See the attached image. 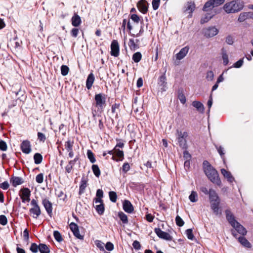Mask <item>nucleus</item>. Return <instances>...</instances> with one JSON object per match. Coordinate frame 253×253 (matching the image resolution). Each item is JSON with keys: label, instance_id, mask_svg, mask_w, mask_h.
<instances>
[{"label": "nucleus", "instance_id": "obj_13", "mask_svg": "<svg viewBox=\"0 0 253 253\" xmlns=\"http://www.w3.org/2000/svg\"><path fill=\"white\" fill-rule=\"evenodd\" d=\"M74 142L71 140H68L65 142L64 146L65 149L68 152H69V156L70 158H72L74 156V152L73 151Z\"/></svg>", "mask_w": 253, "mask_h": 253}, {"label": "nucleus", "instance_id": "obj_3", "mask_svg": "<svg viewBox=\"0 0 253 253\" xmlns=\"http://www.w3.org/2000/svg\"><path fill=\"white\" fill-rule=\"evenodd\" d=\"M226 218L230 224L239 234L242 235L246 234L247 230L246 229L235 219L233 215L230 211L227 210L226 211Z\"/></svg>", "mask_w": 253, "mask_h": 253}, {"label": "nucleus", "instance_id": "obj_9", "mask_svg": "<svg viewBox=\"0 0 253 253\" xmlns=\"http://www.w3.org/2000/svg\"><path fill=\"white\" fill-rule=\"evenodd\" d=\"M119 45L117 40H113L111 44V54L117 57L119 54Z\"/></svg>", "mask_w": 253, "mask_h": 253}, {"label": "nucleus", "instance_id": "obj_42", "mask_svg": "<svg viewBox=\"0 0 253 253\" xmlns=\"http://www.w3.org/2000/svg\"><path fill=\"white\" fill-rule=\"evenodd\" d=\"M222 57L223 60V63H228V56L227 54L226 51L224 49H222Z\"/></svg>", "mask_w": 253, "mask_h": 253}, {"label": "nucleus", "instance_id": "obj_25", "mask_svg": "<svg viewBox=\"0 0 253 253\" xmlns=\"http://www.w3.org/2000/svg\"><path fill=\"white\" fill-rule=\"evenodd\" d=\"M94 81V77L93 74L91 73L88 75L86 82V86L88 89H90Z\"/></svg>", "mask_w": 253, "mask_h": 253}, {"label": "nucleus", "instance_id": "obj_7", "mask_svg": "<svg viewBox=\"0 0 253 253\" xmlns=\"http://www.w3.org/2000/svg\"><path fill=\"white\" fill-rule=\"evenodd\" d=\"M31 195V191L27 188L21 189L20 191L19 196L22 199L23 203L29 202L30 200V196Z\"/></svg>", "mask_w": 253, "mask_h": 253}, {"label": "nucleus", "instance_id": "obj_8", "mask_svg": "<svg viewBox=\"0 0 253 253\" xmlns=\"http://www.w3.org/2000/svg\"><path fill=\"white\" fill-rule=\"evenodd\" d=\"M155 232L159 238L163 239L167 241H171L172 239V236L169 234L163 231L160 228H155Z\"/></svg>", "mask_w": 253, "mask_h": 253}, {"label": "nucleus", "instance_id": "obj_53", "mask_svg": "<svg viewBox=\"0 0 253 253\" xmlns=\"http://www.w3.org/2000/svg\"><path fill=\"white\" fill-rule=\"evenodd\" d=\"M43 180V175L42 173L38 174L36 177V181L38 183H42Z\"/></svg>", "mask_w": 253, "mask_h": 253}, {"label": "nucleus", "instance_id": "obj_58", "mask_svg": "<svg viewBox=\"0 0 253 253\" xmlns=\"http://www.w3.org/2000/svg\"><path fill=\"white\" fill-rule=\"evenodd\" d=\"M30 250L33 253H36L39 250V246H38L36 244L33 243L31 245V246L30 247Z\"/></svg>", "mask_w": 253, "mask_h": 253}, {"label": "nucleus", "instance_id": "obj_55", "mask_svg": "<svg viewBox=\"0 0 253 253\" xmlns=\"http://www.w3.org/2000/svg\"><path fill=\"white\" fill-rule=\"evenodd\" d=\"M186 234L187 238L189 239L192 240L194 238V235L192 233V230L191 229H188L186 231Z\"/></svg>", "mask_w": 253, "mask_h": 253}, {"label": "nucleus", "instance_id": "obj_20", "mask_svg": "<svg viewBox=\"0 0 253 253\" xmlns=\"http://www.w3.org/2000/svg\"><path fill=\"white\" fill-rule=\"evenodd\" d=\"M72 24L74 27H78L82 23L80 16L76 13H75L71 19Z\"/></svg>", "mask_w": 253, "mask_h": 253}, {"label": "nucleus", "instance_id": "obj_14", "mask_svg": "<svg viewBox=\"0 0 253 253\" xmlns=\"http://www.w3.org/2000/svg\"><path fill=\"white\" fill-rule=\"evenodd\" d=\"M22 151L25 154H29L31 151L30 143L28 140L23 141L21 144Z\"/></svg>", "mask_w": 253, "mask_h": 253}, {"label": "nucleus", "instance_id": "obj_24", "mask_svg": "<svg viewBox=\"0 0 253 253\" xmlns=\"http://www.w3.org/2000/svg\"><path fill=\"white\" fill-rule=\"evenodd\" d=\"M209 195L210 202L219 201V198L218 197V195L214 190L212 189H210Z\"/></svg>", "mask_w": 253, "mask_h": 253}, {"label": "nucleus", "instance_id": "obj_45", "mask_svg": "<svg viewBox=\"0 0 253 253\" xmlns=\"http://www.w3.org/2000/svg\"><path fill=\"white\" fill-rule=\"evenodd\" d=\"M109 198L110 200L113 202H116L117 201V194L114 191H111L109 193Z\"/></svg>", "mask_w": 253, "mask_h": 253}, {"label": "nucleus", "instance_id": "obj_34", "mask_svg": "<svg viewBox=\"0 0 253 253\" xmlns=\"http://www.w3.org/2000/svg\"><path fill=\"white\" fill-rule=\"evenodd\" d=\"M118 216L123 223L126 224L128 223L127 217L124 212H119Z\"/></svg>", "mask_w": 253, "mask_h": 253}, {"label": "nucleus", "instance_id": "obj_17", "mask_svg": "<svg viewBox=\"0 0 253 253\" xmlns=\"http://www.w3.org/2000/svg\"><path fill=\"white\" fill-rule=\"evenodd\" d=\"M114 155L118 157L117 159H116L114 156H112V159L115 160L116 161H122L124 159V152L123 151H121L116 148H114Z\"/></svg>", "mask_w": 253, "mask_h": 253}, {"label": "nucleus", "instance_id": "obj_63", "mask_svg": "<svg viewBox=\"0 0 253 253\" xmlns=\"http://www.w3.org/2000/svg\"><path fill=\"white\" fill-rule=\"evenodd\" d=\"M129 169H130V167H129V165L128 164V163H125L124 164L123 167H122V169H123V171H124L125 172H126L127 171H128L129 170Z\"/></svg>", "mask_w": 253, "mask_h": 253}, {"label": "nucleus", "instance_id": "obj_37", "mask_svg": "<svg viewBox=\"0 0 253 253\" xmlns=\"http://www.w3.org/2000/svg\"><path fill=\"white\" fill-rule=\"evenodd\" d=\"M213 17V15H211L210 13H207L205 16L202 18L201 20V23L204 24L208 22Z\"/></svg>", "mask_w": 253, "mask_h": 253}, {"label": "nucleus", "instance_id": "obj_41", "mask_svg": "<svg viewBox=\"0 0 253 253\" xmlns=\"http://www.w3.org/2000/svg\"><path fill=\"white\" fill-rule=\"evenodd\" d=\"M92 169L94 175L97 177H99L100 175V171L98 166L96 165H93L92 166Z\"/></svg>", "mask_w": 253, "mask_h": 253}, {"label": "nucleus", "instance_id": "obj_5", "mask_svg": "<svg viewBox=\"0 0 253 253\" xmlns=\"http://www.w3.org/2000/svg\"><path fill=\"white\" fill-rule=\"evenodd\" d=\"M31 208L29 211L32 215L33 217L37 218L41 214V211L37 200L32 199L31 202Z\"/></svg>", "mask_w": 253, "mask_h": 253}, {"label": "nucleus", "instance_id": "obj_21", "mask_svg": "<svg viewBox=\"0 0 253 253\" xmlns=\"http://www.w3.org/2000/svg\"><path fill=\"white\" fill-rule=\"evenodd\" d=\"M123 209L128 213H131L133 211V208L131 203L128 200H125L123 202Z\"/></svg>", "mask_w": 253, "mask_h": 253}, {"label": "nucleus", "instance_id": "obj_29", "mask_svg": "<svg viewBox=\"0 0 253 253\" xmlns=\"http://www.w3.org/2000/svg\"><path fill=\"white\" fill-rule=\"evenodd\" d=\"M213 7H214L213 6V4L212 3V0H209L204 4V7L203 8V10L204 11H208L209 10L211 9Z\"/></svg>", "mask_w": 253, "mask_h": 253}, {"label": "nucleus", "instance_id": "obj_49", "mask_svg": "<svg viewBox=\"0 0 253 253\" xmlns=\"http://www.w3.org/2000/svg\"><path fill=\"white\" fill-rule=\"evenodd\" d=\"M214 7H217L222 4L225 0H211Z\"/></svg>", "mask_w": 253, "mask_h": 253}, {"label": "nucleus", "instance_id": "obj_48", "mask_svg": "<svg viewBox=\"0 0 253 253\" xmlns=\"http://www.w3.org/2000/svg\"><path fill=\"white\" fill-rule=\"evenodd\" d=\"M160 0H152V7L154 10L158 9L160 5Z\"/></svg>", "mask_w": 253, "mask_h": 253}, {"label": "nucleus", "instance_id": "obj_59", "mask_svg": "<svg viewBox=\"0 0 253 253\" xmlns=\"http://www.w3.org/2000/svg\"><path fill=\"white\" fill-rule=\"evenodd\" d=\"M131 19L133 21L137 23L140 21L139 17L135 14H133L131 15Z\"/></svg>", "mask_w": 253, "mask_h": 253}, {"label": "nucleus", "instance_id": "obj_35", "mask_svg": "<svg viewBox=\"0 0 253 253\" xmlns=\"http://www.w3.org/2000/svg\"><path fill=\"white\" fill-rule=\"evenodd\" d=\"M35 163L39 164L42 163V156L39 153H36L34 156Z\"/></svg>", "mask_w": 253, "mask_h": 253}, {"label": "nucleus", "instance_id": "obj_38", "mask_svg": "<svg viewBox=\"0 0 253 253\" xmlns=\"http://www.w3.org/2000/svg\"><path fill=\"white\" fill-rule=\"evenodd\" d=\"M141 58L142 55L139 52H137L132 55V59L135 63L139 62Z\"/></svg>", "mask_w": 253, "mask_h": 253}, {"label": "nucleus", "instance_id": "obj_36", "mask_svg": "<svg viewBox=\"0 0 253 253\" xmlns=\"http://www.w3.org/2000/svg\"><path fill=\"white\" fill-rule=\"evenodd\" d=\"M190 201L192 202H196L198 200V195L196 192L192 191L191 194L189 196Z\"/></svg>", "mask_w": 253, "mask_h": 253}, {"label": "nucleus", "instance_id": "obj_10", "mask_svg": "<svg viewBox=\"0 0 253 253\" xmlns=\"http://www.w3.org/2000/svg\"><path fill=\"white\" fill-rule=\"evenodd\" d=\"M137 7L141 13L145 14L148 11V3L146 0H140L138 2Z\"/></svg>", "mask_w": 253, "mask_h": 253}, {"label": "nucleus", "instance_id": "obj_54", "mask_svg": "<svg viewBox=\"0 0 253 253\" xmlns=\"http://www.w3.org/2000/svg\"><path fill=\"white\" fill-rule=\"evenodd\" d=\"M96 246L100 249V250H104V244L103 242L99 240H96L95 242Z\"/></svg>", "mask_w": 253, "mask_h": 253}, {"label": "nucleus", "instance_id": "obj_19", "mask_svg": "<svg viewBox=\"0 0 253 253\" xmlns=\"http://www.w3.org/2000/svg\"><path fill=\"white\" fill-rule=\"evenodd\" d=\"M10 182L14 186L16 187L18 185L22 184L24 182L22 178L18 176H12L10 178Z\"/></svg>", "mask_w": 253, "mask_h": 253}, {"label": "nucleus", "instance_id": "obj_18", "mask_svg": "<svg viewBox=\"0 0 253 253\" xmlns=\"http://www.w3.org/2000/svg\"><path fill=\"white\" fill-rule=\"evenodd\" d=\"M42 203L49 215H51L52 212V206L48 200L44 199L42 200Z\"/></svg>", "mask_w": 253, "mask_h": 253}, {"label": "nucleus", "instance_id": "obj_40", "mask_svg": "<svg viewBox=\"0 0 253 253\" xmlns=\"http://www.w3.org/2000/svg\"><path fill=\"white\" fill-rule=\"evenodd\" d=\"M75 161L76 160H75L74 161H70L69 162V164L65 167V170L67 172L70 173L72 171Z\"/></svg>", "mask_w": 253, "mask_h": 253}, {"label": "nucleus", "instance_id": "obj_47", "mask_svg": "<svg viewBox=\"0 0 253 253\" xmlns=\"http://www.w3.org/2000/svg\"><path fill=\"white\" fill-rule=\"evenodd\" d=\"M175 222H176V225L180 227L182 226L184 223L183 220L178 215L176 216V217L175 218Z\"/></svg>", "mask_w": 253, "mask_h": 253}, {"label": "nucleus", "instance_id": "obj_57", "mask_svg": "<svg viewBox=\"0 0 253 253\" xmlns=\"http://www.w3.org/2000/svg\"><path fill=\"white\" fill-rule=\"evenodd\" d=\"M214 74L213 73L210 71L207 72V75H206V79L208 81H212L213 79Z\"/></svg>", "mask_w": 253, "mask_h": 253}, {"label": "nucleus", "instance_id": "obj_31", "mask_svg": "<svg viewBox=\"0 0 253 253\" xmlns=\"http://www.w3.org/2000/svg\"><path fill=\"white\" fill-rule=\"evenodd\" d=\"M103 191L101 189H98L96 192V198L95 200V203L96 204H97V203H100L102 202L101 198L103 197Z\"/></svg>", "mask_w": 253, "mask_h": 253}, {"label": "nucleus", "instance_id": "obj_51", "mask_svg": "<svg viewBox=\"0 0 253 253\" xmlns=\"http://www.w3.org/2000/svg\"><path fill=\"white\" fill-rule=\"evenodd\" d=\"M178 98L179 99L180 102L183 104H185L186 101L185 96L182 93H179Z\"/></svg>", "mask_w": 253, "mask_h": 253}, {"label": "nucleus", "instance_id": "obj_33", "mask_svg": "<svg viewBox=\"0 0 253 253\" xmlns=\"http://www.w3.org/2000/svg\"><path fill=\"white\" fill-rule=\"evenodd\" d=\"M39 250L41 253H49V249L45 244H41L39 246Z\"/></svg>", "mask_w": 253, "mask_h": 253}, {"label": "nucleus", "instance_id": "obj_15", "mask_svg": "<svg viewBox=\"0 0 253 253\" xmlns=\"http://www.w3.org/2000/svg\"><path fill=\"white\" fill-rule=\"evenodd\" d=\"M218 33L217 29L214 27H209L205 30L204 34L206 37H212Z\"/></svg>", "mask_w": 253, "mask_h": 253}, {"label": "nucleus", "instance_id": "obj_60", "mask_svg": "<svg viewBox=\"0 0 253 253\" xmlns=\"http://www.w3.org/2000/svg\"><path fill=\"white\" fill-rule=\"evenodd\" d=\"M105 248L107 250L111 251L114 249V245L112 243L108 242L106 243Z\"/></svg>", "mask_w": 253, "mask_h": 253}, {"label": "nucleus", "instance_id": "obj_32", "mask_svg": "<svg viewBox=\"0 0 253 253\" xmlns=\"http://www.w3.org/2000/svg\"><path fill=\"white\" fill-rule=\"evenodd\" d=\"M97 204H98V205H96L95 209L98 213L100 215H101L104 211V205L102 203V202L100 203H97Z\"/></svg>", "mask_w": 253, "mask_h": 253}, {"label": "nucleus", "instance_id": "obj_64", "mask_svg": "<svg viewBox=\"0 0 253 253\" xmlns=\"http://www.w3.org/2000/svg\"><path fill=\"white\" fill-rule=\"evenodd\" d=\"M9 185L7 181L2 182L0 185V188L4 190L7 189L9 188Z\"/></svg>", "mask_w": 253, "mask_h": 253}, {"label": "nucleus", "instance_id": "obj_23", "mask_svg": "<svg viewBox=\"0 0 253 253\" xmlns=\"http://www.w3.org/2000/svg\"><path fill=\"white\" fill-rule=\"evenodd\" d=\"M188 50L189 47L188 46H185L182 48L179 52L176 54V58L179 60L183 58L187 54Z\"/></svg>", "mask_w": 253, "mask_h": 253}, {"label": "nucleus", "instance_id": "obj_30", "mask_svg": "<svg viewBox=\"0 0 253 253\" xmlns=\"http://www.w3.org/2000/svg\"><path fill=\"white\" fill-rule=\"evenodd\" d=\"M211 203V208L213 210V212L218 214L219 213V208L218 206L219 204V200L217 201H213Z\"/></svg>", "mask_w": 253, "mask_h": 253}, {"label": "nucleus", "instance_id": "obj_1", "mask_svg": "<svg viewBox=\"0 0 253 253\" xmlns=\"http://www.w3.org/2000/svg\"><path fill=\"white\" fill-rule=\"evenodd\" d=\"M203 169L206 175L212 182L219 186L221 185V181L217 171L208 161L203 162Z\"/></svg>", "mask_w": 253, "mask_h": 253}, {"label": "nucleus", "instance_id": "obj_2", "mask_svg": "<svg viewBox=\"0 0 253 253\" xmlns=\"http://www.w3.org/2000/svg\"><path fill=\"white\" fill-rule=\"evenodd\" d=\"M244 6V3L242 0H232L224 5L223 9L227 13H234L241 11Z\"/></svg>", "mask_w": 253, "mask_h": 253}, {"label": "nucleus", "instance_id": "obj_16", "mask_svg": "<svg viewBox=\"0 0 253 253\" xmlns=\"http://www.w3.org/2000/svg\"><path fill=\"white\" fill-rule=\"evenodd\" d=\"M248 18L253 19V12H246L241 13L239 16L238 20L240 22H242Z\"/></svg>", "mask_w": 253, "mask_h": 253}, {"label": "nucleus", "instance_id": "obj_26", "mask_svg": "<svg viewBox=\"0 0 253 253\" xmlns=\"http://www.w3.org/2000/svg\"><path fill=\"white\" fill-rule=\"evenodd\" d=\"M192 105L195 107L199 112L203 113L204 111L205 108L203 104L197 101H194L192 102Z\"/></svg>", "mask_w": 253, "mask_h": 253}, {"label": "nucleus", "instance_id": "obj_27", "mask_svg": "<svg viewBox=\"0 0 253 253\" xmlns=\"http://www.w3.org/2000/svg\"><path fill=\"white\" fill-rule=\"evenodd\" d=\"M87 181L86 178H82L81 182V185L80 186V191H79L80 194H81L84 192V190L87 186Z\"/></svg>", "mask_w": 253, "mask_h": 253}, {"label": "nucleus", "instance_id": "obj_43", "mask_svg": "<svg viewBox=\"0 0 253 253\" xmlns=\"http://www.w3.org/2000/svg\"><path fill=\"white\" fill-rule=\"evenodd\" d=\"M87 157L90 160V162L94 163L95 162V159L94 157L93 153L89 150L87 151Z\"/></svg>", "mask_w": 253, "mask_h": 253}, {"label": "nucleus", "instance_id": "obj_62", "mask_svg": "<svg viewBox=\"0 0 253 253\" xmlns=\"http://www.w3.org/2000/svg\"><path fill=\"white\" fill-rule=\"evenodd\" d=\"M38 139L41 141H42V142H44L46 139L45 135L42 132L38 133Z\"/></svg>", "mask_w": 253, "mask_h": 253}, {"label": "nucleus", "instance_id": "obj_4", "mask_svg": "<svg viewBox=\"0 0 253 253\" xmlns=\"http://www.w3.org/2000/svg\"><path fill=\"white\" fill-rule=\"evenodd\" d=\"M176 136V139L179 146L183 149H186L187 148L186 138L188 136L187 132L177 130Z\"/></svg>", "mask_w": 253, "mask_h": 253}, {"label": "nucleus", "instance_id": "obj_12", "mask_svg": "<svg viewBox=\"0 0 253 253\" xmlns=\"http://www.w3.org/2000/svg\"><path fill=\"white\" fill-rule=\"evenodd\" d=\"M166 77L164 75H162L159 78L158 85L160 87L161 91H165L168 88L167 83L166 82Z\"/></svg>", "mask_w": 253, "mask_h": 253}, {"label": "nucleus", "instance_id": "obj_52", "mask_svg": "<svg viewBox=\"0 0 253 253\" xmlns=\"http://www.w3.org/2000/svg\"><path fill=\"white\" fill-rule=\"evenodd\" d=\"M7 223V219L6 217L4 215H0V224L2 225H5Z\"/></svg>", "mask_w": 253, "mask_h": 253}, {"label": "nucleus", "instance_id": "obj_28", "mask_svg": "<svg viewBox=\"0 0 253 253\" xmlns=\"http://www.w3.org/2000/svg\"><path fill=\"white\" fill-rule=\"evenodd\" d=\"M238 241L244 247H247V248H251V244L243 236L239 237Z\"/></svg>", "mask_w": 253, "mask_h": 253}, {"label": "nucleus", "instance_id": "obj_6", "mask_svg": "<svg viewBox=\"0 0 253 253\" xmlns=\"http://www.w3.org/2000/svg\"><path fill=\"white\" fill-rule=\"evenodd\" d=\"M95 106L98 108V111L101 112L105 105V96L101 93L95 95Z\"/></svg>", "mask_w": 253, "mask_h": 253}, {"label": "nucleus", "instance_id": "obj_61", "mask_svg": "<svg viewBox=\"0 0 253 253\" xmlns=\"http://www.w3.org/2000/svg\"><path fill=\"white\" fill-rule=\"evenodd\" d=\"M7 149V145L6 143L2 141H0V149L2 151H5Z\"/></svg>", "mask_w": 253, "mask_h": 253}, {"label": "nucleus", "instance_id": "obj_50", "mask_svg": "<svg viewBox=\"0 0 253 253\" xmlns=\"http://www.w3.org/2000/svg\"><path fill=\"white\" fill-rule=\"evenodd\" d=\"M195 5L194 3H189L188 6L186 8V11H189V12L192 13L195 9Z\"/></svg>", "mask_w": 253, "mask_h": 253}, {"label": "nucleus", "instance_id": "obj_22", "mask_svg": "<svg viewBox=\"0 0 253 253\" xmlns=\"http://www.w3.org/2000/svg\"><path fill=\"white\" fill-rule=\"evenodd\" d=\"M221 172L224 177L226 178L230 183H232L234 181V178L230 172L226 170L225 169H221Z\"/></svg>", "mask_w": 253, "mask_h": 253}, {"label": "nucleus", "instance_id": "obj_44", "mask_svg": "<svg viewBox=\"0 0 253 253\" xmlns=\"http://www.w3.org/2000/svg\"><path fill=\"white\" fill-rule=\"evenodd\" d=\"M69 67L66 65H63L61 67V74L63 76L67 75L69 72Z\"/></svg>", "mask_w": 253, "mask_h": 253}, {"label": "nucleus", "instance_id": "obj_56", "mask_svg": "<svg viewBox=\"0 0 253 253\" xmlns=\"http://www.w3.org/2000/svg\"><path fill=\"white\" fill-rule=\"evenodd\" d=\"M245 59H247V61H250L251 59V56L250 55H246L245 57H243L240 59H239L238 61L236 62L235 63H243V62L245 61Z\"/></svg>", "mask_w": 253, "mask_h": 253}, {"label": "nucleus", "instance_id": "obj_39", "mask_svg": "<svg viewBox=\"0 0 253 253\" xmlns=\"http://www.w3.org/2000/svg\"><path fill=\"white\" fill-rule=\"evenodd\" d=\"M128 46L131 50H135L138 48L137 45L135 43L134 41L132 39H130L129 40Z\"/></svg>", "mask_w": 253, "mask_h": 253}, {"label": "nucleus", "instance_id": "obj_46", "mask_svg": "<svg viewBox=\"0 0 253 253\" xmlns=\"http://www.w3.org/2000/svg\"><path fill=\"white\" fill-rule=\"evenodd\" d=\"M53 235L54 238L57 241L59 242L62 241V238L61 237V235L58 231H54L53 233Z\"/></svg>", "mask_w": 253, "mask_h": 253}, {"label": "nucleus", "instance_id": "obj_11", "mask_svg": "<svg viewBox=\"0 0 253 253\" xmlns=\"http://www.w3.org/2000/svg\"><path fill=\"white\" fill-rule=\"evenodd\" d=\"M69 226L70 229L76 237L79 239H83L84 237L80 234L78 226L76 223L72 222Z\"/></svg>", "mask_w": 253, "mask_h": 253}]
</instances>
